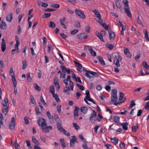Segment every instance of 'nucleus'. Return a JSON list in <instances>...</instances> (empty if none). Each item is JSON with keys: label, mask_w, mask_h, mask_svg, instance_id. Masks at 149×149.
<instances>
[{"label": "nucleus", "mask_w": 149, "mask_h": 149, "mask_svg": "<svg viewBox=\"0 0 149 149\" xmlns=\"http://www.w3.org/2000/svg\"><path fill=\"white\" fill-rule=\"evenodd\" d=\"M34 86L35 89L36 90L39 91H41V89L36 84H34Z\"/></svg>", "instance_id": "49"}, {"label": "nucleus", "mask_w": 149, "mask_h": 149, "mask_svg": "<svg viewBox=\"0 0 149 149\" xmlns=\"http://www.w3.org/2000/svg\"><path fill=\"white\" fill-rule=\"evenodd\" d=\"M113 120L114 122L119 123L120 118L118 116H115L113 117Z\"/></svg>", "instance_id": "37"}, {"label": "nucleus", "mask_w": 149, "mask_h": 149, "mask_svg": "<svg viewBox=\"0 0 149 149\" xmlns=\"http://www.w3.org/2000/svg\"><path fill=\"white\" fill-rule=\"evenodd\" d=\"M93 114L90 116L89 118L90 121L91 123L92 122L94 118H95L97 116V113L96 111L95 110H93Z\"/></svg>", "instance_id": "14"}, {"label": "nucleus", "mask_w": 149, "mask_h": 149, "mask_svg": "<svg viewBox=\"0 0 149 149\" xmlns=\"http://www.w3.org/2000/svg\"><path fill=\"white\" fill-rule=\"evenodd\" d=\"M90 52L91 56H96V52L92 48L90 49Z\"/></svg>", "instance_id": "35"}, {"label": "nucleus", "mask_w": 149, "mask_h": 149, "mask_svg": "<svg viewBox=\"0 0 149 149\" xmlns=\"http://www.w3.org/2000/svg\"><path fill=\"white\" fill-rule=\"evenodd\" d=\"M62 123L56 124L58 129L61 132L63 130V129H64L62 126Z\"/></svg>", "instance_id": "29"}, {"label": "nucleus", "mask_w": 149, "mask_h": 149, "mask_svg": "<svg viewBox=\"0 0 149 149\" xmlns=\"http://www.w3.org/2000/svg\"><path fill=\"white\" fill-rule=\"evenodd\" d=\"M77 86V87L79 88L82 91H84L85 89V88L84 86L82 85H80L79 84L77 83L76 84Z\"/></svg>", "instance_id": "55"}, {"label": "nucleus", "mask_w": 149, "mask_h": 149, "mask_svg": "<svg viewBox=\"0 0 149 149\" xmlns=\"http://www.w3.org/2000/svg\"><path fill=\"white\" fill-rule=\"evenodd\" d=\"M85 31L86 32H90V27L89 26H87L85 28Z\"/></svg>", "instance_id": "64"}, {"label": "nucleus", "mask_w": 149, "mask_h": 149, "mask_svg": "<svg viewBox=\"0 0 149 149\" xmlns=\"http://www.w3.org/2000/svg\"><path fill=\"white\" fill-rule=\"evenodd\" d=\"M26 78L27 80L29 82H30L31 80V77L30 75V73L28 72L26 74Z\"/></svg>", "instance_id": "48"}, {"label": "nucleus", "mask_w": 149, "mask_h": 149, "mask_svg": "<svg viewBox=\"0 0 149 149\" xmlns=\"http://www.w3.org/2000/svg\"><path fill=\"white\" fill-rule=\"evenodd\" d=\"M48 26L51 28H54L55 27L56 24L50 21L48 24Z\"/></svg>", "instance_id": "39"}, {"label": "nucleus", "mask_w": 149, "mask_h": 149, "mask_svg": "<svg viewBox=\"0 0 149 149\" xmlns=\"http://www.w3.org/2000/svg\"><path fill=\"white\" fill-rule=\"evenodd\" d=\"M39 126H41V127L42 126L45 125L46 124V120L42 118H40L37 121Z\"/></svg>", "instance_id": "6"}, {"label": "nucleus", "mask_w": 149, "mask_h": 149, "mask_svg": "<svg viewBox=\"0 0 149 149\" xmlns=\"http://www.w3.org/2000/svg\"><path fill=\"white\" fill-rule=\"evenodd\" d=\"M111 140L112 143L116 145L118 143V140L117 138H111Z\"/></svg>", "instance_id": "30"}, {"label": "nucleus", "mask_w": 149, "mask_h": 149, "mask_svg": "<svg viewBox=\"0 0 149 149\" xmlns=\"http://www.w3.org/2000/svg\"><path fill=\"white\" fill-rule=\"evenodd\" d=\"M80 109L81 112L84 114H86L88 111L87 108L86 107H81Z\"/></svg>", "instance_id": "18"}, {"label": "nucleus", "mask_w": 149, "mask_h": 149, "mask_svg": "<svg viewBox=\"0 0 149 149\" xmlns=\"http://www.w3.org/2000/svg\"><path fill=\"white\" fill-rule=\"evenodd\" d=\"M60 140L63 148H65V144L64 142V139H61Z\"/></svg>", "instance_id": "52"}, {"label": "nucleus", "mask_w": 149, "mask_h": 149, "mask_svg": "<svg viewBox=\"0 0 149 149\" xmlns=\"http://www.w3.org/2000/svg\"><path fill=\"white\" fill-rule=\"evenodd\" d=\"M101 24L105 29L106 30H108V26L107 25V24L105 23H103V21L102 20V22L101 23H99Z\"/></svg>", "instance_id": "32"}, {"label": "nucleus", "mask_w": 149, "mask_h": 149, "mask_svg": "<svg viewBox=\"0 0 149 149\" xmlns=\"http://www.w3.org/2000/svg\"><path fill=\"white\" fill-rule=\"evenodd\" d=\"M70 90V89L69 86H66L64 89V92L67 95H69L70 92L68 91Z\"/></svg>", "instance_id": "25"}, {"label": "nucleus", "mask_w": 149, "mask_h": 149, "mask_svg": "<svg viewBox=\"0 0 149 149\" xmlns=\"http://www.w3.org/2000/svg\"><path fill=\"white\" fill-rule=\"evenodd\" d=\"M55 98V100L57 102H60V100L59 99L58 95L56 94H54L52 95Z\"/></svg>", "instance_id": "34"}, {"label": "nucleus", "mask_w": 149, "mask_h": 149, "mask_svg": "<svg viewBox=\"0 0 149 149\" xmlns=\"http://www.w3.org/2000/svg\"><path fill=\"white\" fill-rule=\"evenodd\" d=\"M117 91L116 89H114L112 91L111 95H117Z\"/></svg>", "instance_id": "56"}, {"label": "nucleus", "mask_w": 149, "mask_h": 149, "mask_svg": "<svg viewBox=\"0 0 149 149\" xmlns=\"http://www.w3.org/2000/svg\"><path fill=\"white\" fill-rule=\"evenodd\" d=\"M115 58L114 61V63L117 67H119L120 66V65L119 62L121 61L122 60V58L118 54H117L115 55Z\"/></svg>", "instance_id": "1"}, {"label": "nucleus", "mask_w": 149, "mask_h": 149, "mask_svg": "<svg viewBox=\"0 0 149 149\" xmlns=\"http://www.w3.org/2000/svg\"><path fill=\"white\" fill-rule=\"evenodd\" d=\"M6 41L4 40V39L3 38L2 39V42L1 43V48L2 52H4L5 51L6 49Z\"/></svg>", "instance_id": "11"}, {"label": "nucleus", "mask_w": 149, "mask_h": 149, "mask_svg": "<svg viewBox=\"0 0 149 149\" xmlns=\"http://www.w3.org/2000/svg\"><path fill=\"white\" fill-rule=\"evenodd\" d=\"M118 100V97L117 95H111V101L110 102V103L111 104H113L112 102L114 103V104L115 105H117L118 104H119L122 103L123 102H119L118 103L116 102V101Z\"/></svg>", "instance_id": "3"}, {"label": "nucleus", "mask_w": 149, "mask_h": 149, "mask_svg": "<svg viewBox=\"0 0 149 149\" xmlns=\"http://www.w3.org/2000/svg\"><path fill=\"white\" fill-rule=\"evenodd\" d=\"M72 139H70V146L74 147L75 144V142H78V141L75 136H72Z\"/></svg>", "instance_id": "7"}, {"label": "nucleus", "mask_w": 149, "mask_h": 149, "mask_svg": "<svg viewBox=\"0 0 149 149\" xmlns=\"http://www.w3.org/2000/svg\"><path fill=\"white\" fill-rule=\"evenodd\" d=\"M120 96L119 97V100L120 101L122 100L123 97H124V94L123 92H120Z\"/></svg>", "instance_id": "51"}, {"label": "nucleus", "mask_w": 149, "mask_h": 149, "mask_svg": "<svg viewBox=\"0 0 149 149\" xmlns=\"http://www.w3.org/2000/svg\"><path fill=\"white\" fill-rule=\"evenodd\" d=\"M32 142L36 145H39L40 144L38 140L36 139L34 136H32Z\"/></svg>", "instance_id": "26"}, {"label": "nucleus", "mask_w": 149, "mask_h": 149, "mask_svg": "<svg viewBox=\"0 0 149 149\" xmlns=\"http://www.w3.org/2000/svg\"><path fill=\"white\" fill-rule=\"evenodd\" d=\"M10 75L11 77L15 76V74L13 71V68L11 67L10 69Z\"/></svg>", "instance_id": "41"}, {"label": "nucleus", "mask_w": 149, "mask_h": 149, "mask_svg": "<svg viewBox=\"0 0 149 149\" xmlns=\"http://www.w3.org/2000/svg\"><path fill=\"white\" fill-rule=\"evenodd\" d=\"M24 16V14H21L19 15L18 17L19 22H20L22 18Z\"/></svg>", "instance_id": "60"}, {"label": "nucleus", "mask_w": 149, "mask_h": 149, "mask_svg": "<svg viewBox=\"0 0 149 149\" xmlns=\"http://www.w3.org/2000/svg\"><path fill=\"white\" fill-rule=\"evenodd\" d=\"M78 31L79 30L77 29L73 30L71 31V34L72 35H75Z\"/></svg>", "instance_id": "62"}, {"label": "nucleus", "mask_w": 149, "mask_h": 149, "mask_svg": "<svg viewBox=\"0 0 149 149\" xmlns=\"http://www.w3.org/2000/svg\"><path fill=\"white\" fill-rule=\"evenodd\" d=\"M124 53L127 57L130 58L131 57L132 55L130 54L129 51V50L127 48L125 49L124 50Z\"/></svg>", "instance_id": "16"}, {"label": "nucleus", "mask_w": 149, "mask_h": 149, "mask_svg": "<svg viewBox=\"0 0 149 149\" xmlns=\"http://www.w3.org/2000/svg\"><path fill=\"white\" fill-rule=\"evenodd\" d=\"M8 102V100L7 98L4 99L2 102V104L3 106H6L7 105Z\"/></svg>", "instance_id": "33"}, {"label": "nucleus", "mask_w": 149, "mask_h": 149, "mask_svg": "<svg viewBox=\"0 0 149 149\" xmlns=\"http://www.w3.org/2000/svg\"><path fill=\"white\" fill-rule=\"evenodd\" d=\"M27 63L26 61V60H24L22 61V68L23 69H25L26 67Z\"/></svg>", "instance_id": "45"}, {"label": "nucleus", "mask_w": 149, "mask_h": 149, "mask_svg": "<svg viewBox=\"0 0 149 149\" xmlns=\"http://www.w3.org/2000/svg\"><path fill=\"white\" fill-rule=\"evenodd\" d=\"M139 126L138 125L133 126L132 127V131L134 132H135L136 131V130L138 128Z\"/></svg>", "instance_id": "50"}, {"label": "nucleus", "mask_w": 149, "mask_h": 149, "mask_svg": "<svg viewBox=\"0 0 149 149\" xmlns=\"http://www.w3.org/2000/svg\"><path fill=\"white\" fill-rule=\"evenodd\" d=\"M123 2L127 7H129L128 1L127 0H123Z\"/></svg>", "instance_id": "57"}, {"label": "nucleus", "mask_w": 149, "mask_h": 149, "mask_svg": "<svg viewBox=\"0 0 149 149\" xmlns=\"http://www.w3.org/2000/svg\"><path fill=\"white\" fill-rule=\"evenodd\" d=\"M79 137L83 142H84L85 141L84 138L83 136L81 134H79Z\"/></svg>", "instance_id": "63"}, {"label": "nucleus", "mask_w": 149, "mask_h": 149, "mask_svg": "<svg viewBox=\"0 0 149 149\" xmlns=\"http://www.w3.org/2000/svg\"><path fill=\"white\" fill-rule=\"evenodd\" d=\"M74 11L75 13L77 15L82 19H84L85 18V15L82 11L78 9H75Z\"/></svg>", "instance_id": "5"}, {"label": "nucleus", "mask_w": 149, "mask_h": 149, "mask_svg": "<svg viewBox=\"0 0 149 149\" xmlns=\"http://www.w3.org/2000/svg\"><path fill=\"white\" fill-rule=\"evenodd\" d=\"M54 84L55 85H58L59 82L58 78L56 77H55L54 81Z\"/></svg>", "instance_id": "43"}, {"label": "nucleus", "mask_w": 149, "mask_h": 149, "mask_svg": "<svg viewBox=\"0 0 149 149\" xmlns=\"http://www.w3.org/2000/svg\"><path fill=\"white\" fill-rule=\"evenodd\" d=\"M55 88L54 86H52L50 87V92L52 94H55Z\"/></svg>", "instance_id": "36"}, {"label": "nucleus", "mask_w": 149, "mask_h": 149, "mask_svg": "<svg viewBox=\"0 0 149 149\" xmlns=\"http://www.w3.org/2000/svg\"><path fill=\"white\" fill-rule=\"evenodd\" d=\"M60 68L61 70H63V72H64V70H65L68 74H69L70 72H72V70L68 68H66L65 66L64 65H61Z\"/></svg>", "instance_id": "13"}, {"label": "nucleus", "mask_w": 149, "mask_h": 149, "mask_svg": "<svg viewBox=\"0 0 149 149\" xmlns=\"http://www.w3.org/2000/svg\"><path fill=\"white\" fill-rule=\"evenodd\" d=\"M54 119L56 121V124L62 123V122L59 119L58 115L56 114L54 115Z\"/></svg>", "instance_id": "19"}, {"label": "nucleus", "mask_w": 149, "mask_h": 149, "mask_svg": "<svg viewBox=\"0 0 149 149\" xmlns=\"http://www.w3.org/2000/svg\"><path fill=\"white\" fill-rule=\"evenodd\" d=\"M135 105H136V104L135 103L134 101V100H132L131 102L129 107L131 109Z\"/></svg>", "instance_id": "44"}, {"label": "nucleus", "mask_w": 149, "mask_h": 149, "mask_svg": "<svg viewBox=\"0 0 149 149\" xmlns=\"http://www.w3.org/2000/svg\"><path fill=\"white\" fill-rule=\"evenodd\" d=\"M110 40L113 41L115 38V35L114 32L110 31H108Z\"/></svg>", "instance_id": "9"}, {"label": "nucleus", "mask_w": 149, "mask_h": 149, "mask_svg": "<svg viewBox=\"0 0 149 149\" xmlns=\"http://www.w3.org/2000/svg\"><path fill=\"white\" fill-rule=\"evenodd\" d=\"M14 145L15 147V149H19V146L18 144L17 143V141L16 140L14 142Z\"/></svg>", "instance_id": "53"}, {"label": "nucleus", "mask_w": 149, "mask_h": 149, "mask_svg": "<svg viewBox=\"0 0 149 149\" xmlns=\"http://www.w3.org/2000/svg\"><path fill=\"white\" fill-rule=\"evenodd\" d=\"M141 65L147 70L149 68V66L146 61L143 62Z\"/></svg>", "instance_id": "27"}, {"label": "nucleus", "mask_w": 149, "mask_h": 149, "mask_svg": "<svg viewBox=\"0 0 149 149\" xmlns=\"http://www.w3.org/2000/svg\"><path fill=\"white\" fill-rule=\"evenodd\" d=\"M143 33L145 34V38L147 41H149V38L148 31L146 29H144L143 31Z\"/></svg>", "instance_id": "23"}, {"label": "nucleus", "mask_w": 149, "mask_h": 149, "mask_svg": "<svg viewBox=\"0 0 149 149\" xmlns=\"http://www.w3.org/2000/svg\"><path fill=\"white\" fill-rule=\"evenodd\" d=\"M73 124L74 127L75 129L76 130H77L79 129V126L75 123H73Z\"/></svg>", "instance_id": "59"}, {"label": "nucleus", "mask_w": 149, "mask_h": 149, "mask_svg": "<svg viewBox=\"0 0 149 149\" xmlns=\"http://www.w3.org/2000/svg\"><path fill=\"white\" fill-rule=\"evenodd\" d=\"M51 15V14L50 13H45L43 15L42 18H48L50 17Z\"/></svg>", "instance_id": "40"}, {"label": "nucleus", "mask_w": 149, "mask_h": 149, "mask_svg": "<svg viewBox=\"0 0 149 149\" xmlns=\"http://www.w3.org/2000/svg\"><path fill=\"white\" fill-rule=\"evenodd\" d=\"M83 71H85L86 72L85 73V76L89 78V79L91 80H93L94 79V77L93 76H91L90 74H89L88 72L89 71L88 70H86L85 69H83Z\"/></svg>", "instance_id": "12"}, {"label": "nucleus", "mask_w": 149, "mask_h": 149, "mask_svg": "<svg viewBox=\"0 0 149 149\" xmlns=\"http://www.w3.org/2000/svg\"><path fill=\"white\" fill-rule=\"evenodd\" d=\"M97 58L102 64L104 65H105V63L103 58L102 57L98 56L97 57Z\"/></svg>", "instance_id": "28"}, {"label": "nucleus", "mask_w": 149, "mask_h": 149, "mask_svg": "<svg viewBox=\"0 0 149 149\" xmlns=\"http://www.w3.org/2000/svg\"><path fill=\"white\" fill-rule=\"evenodd\" d=\"M62 132H63L64 134L68 136H70V134L68 132H67V131L64 129H63V130Z\"/></svg>", "instance_id": "54"}, {"label": "nucleus", "mask_w": 149, "mask_h": 149, "mask_svg": "<svg viewBox=\"0 0 149 149\" xmlns=\"http://www.w3.org/2000/svg\"><path fill=\"white\" fill-rule=\"evenodd\" d=\"M13 19V14L11 13H10L6 17V20L9 22H10Z\"/></svg>", "instance_id": "15"}, {"label": "nucleus", "mask_w": 149, "mask_h": 149, "mask_svg": "<svg viewBox=\"0 0 149 149\" xmlns=\"http://www.w3.org/2000/svg\"><path fill=\"white\" fill-rule=\"evenodd\" d=\"M74 63L75 64L77 65V67H78V68L77 69V70L79 71H80L82 69V65L81 64L76 62L75 61H74Z\"/></svg>", "instance_id": "21"}, {"label": "nucleus", "mask_w": 149, "mask_h": 149, "mask_svg": "<svg viewBox=\"0 0 149 149\" xmlns=\"http://www.w3.org/2000/svg\"><path fill=\"white\" fill-rule=\"evenodd\" d=\"M96 36L100 39V40L102 42H104V40L103 38V36H102L99 32H97L96 33Z\"/></svg>", "instance_id": "20"}, {"label": "nucleus", "mask_w": 149, "mask_h": 149, "mask_svg": "<svg viewBox=\"0 0 149 149\" xmlns=\"http://www.w3.org/2000/svg\"><path fill=\"white\" fill-rule=\"evenodd\" d=\"M88 37V35L87 34L84 33H80L77 36V38L80 40H81L82 39L86 38Z\"/></svg>", "instance_id": "8"}, {"label": "nucleus", "mask_w": 149, "mask_h": 149, "mask_svg": "<svg viewBox=\"0 0 149 149\" xmlns=\"http://www.w3.org/2000/svg\"><path fill=\"white\" fill-rule=\"evenodd\" d=\"M95 15L98 18V19H96V20L99 23H101L102 21V19L101 18V16L100 15V13L98 12L97 13H95Z\"/></svg>", "instance_id": "17"}, {"label": "nucleus", "mask_w": 149, "mask_h": 149, "mask_svg": "<svg viewBox=\"0 0 149 149\" xmlns=\"http://www.w3.org/2000/svg\"><path fill=\"white\" fill-rule=\"evenodd\" d=\"M124 10L127 16L129 17L132 18V15L130 10L129 7L125 8Z\"/></svg>", "instance_id": "10"}, {"label": "nucleus", "mask_w": 149, "mask_h": 149, "mask_svg": "<svg viewBox=\"0 0 149 149\" xmlns=\"http://www.w3.org/2000/svg\"><path fill=\"white\" fill-rule=\"evenodd\" d=\"M120 125L122 126L123 129L125 130H127V126L128 125V123L127 122H125L124 123H121Z\"/></svg>", "instance_id": "24"}, {"label": "nucleus", "mask_w": 149, "mask_h": 149, "mask_svg": "<svg viewBox=\"0 0 149 149\" xmlns=\"http://www.w3.org/2000/svg\"><path fill=\"white\" fill-rule=\"evenodd\" d=\"M106 47L109 49H112L113 47V45L112 44L107 43L106 44Z\"/></svg>", "instance_id": "47"}, {"label": "nucleus", "mask_w": 149, "mask_h": 149, "mask_svg": "<svg viewBox=\"0 0 149 149\" xmlns=\"http://www.w3.org/2000/svg\"><path fill=\"white\" fill-rule=\"evenodd\" d=\"M35 111L37 114H41V112L39 111V108L38 107H36L35 108Z\"/></svg>", "instance_id": "58"}, {"label": "nucleus", "mask_w": 149, "mask_h": 149, "mask_svg": "<svg viewBox=\"0 0 149 149\" xmlns=\"http://www.w3.org/2000/svg\"><path fill=\"white\" fill-rule=\"evenodd\" d=\"M0 26L1 28L2 29H6V24L5 22L3 21H2Z\"/></svg>", "instance_id": "22"}, {"label": "nucleus", "mask_w": 149, "mask_h": 149, "mask_svg": "<svg viewBox=\"0 0 149 149\" xmlns=\"http://www.w3.org/2000/svg\"><path fill=\"white\" fill-rule=\"evenodd\" d=\"M42 131L45 133L49 132V130L52 129V127L51 126H47V123L41 127Z\"/></svg>", "instance_id": "2"}, {"label": "nucleus", "mask_w": 149, "mask_h": 149, "mask_svg": "<svg viewBox=\"0 0 149 149\" xmlns=\"http://www.w3.org/2000/svg\"><path fill=\"white\" fill-rule=\"evenodd\" d=\"M8 107L7 106L5 108L3 109L2 110V112L5 115H6L7 113V112L8 111Z\"/></svg>", "instance_id": "46"}, {"label": "nucleus", "mask_w": 149, "mask_h": 149, "mask_svg": "<svg viewBox=\"0 0 149 149\" xmlns=\"http://www.w3.org/2000/svg\"><path fill=\"white\" fill-rule=\"evenodd\" d=\"M15 118L14 117H13L11 118V121L9 123V129L11 130L14 129L15 128Z\"/></svg>", "instance_id": "4"}, {"label": "nucleus", "mask_w": 149, "mask_h": 149, "mask_svg": "<svg viewBox=\"0 0 149 149\" xmlns=\"http://www.w3.org/2000/svg\"><path fill=\"white\" fill-rule=\"evenodd\" d=\"M59 7V5L57 3H52L51 5V7L56 8H58Z\"/></svg>", "instance_id": "38"}, {"label": "nucleus", "mask_w": 149, "mask_h": 149, "mask_svg": "<svg viewBox=\"0 0 149 149\" xmlns=\"http://www.w3.org/2000/svg\"><path fill=\"white\" fill-rule=\"evenodd\" d=\"M15 41H16V43L15 44V45L17 46V45H19L20 43L19 38H18V37L17 36H15Z\"/></svg>", "instance_id": "42"}, {"label": "nucleus", "mask_w": 149, "mask_h": 149, "mask_svg": "<svg viewBox=\"0 0 149 149\" xmlns=\"http://www.w3.org/2000/svg\"><path fill=\"white\" fill-rule=\"evenodd\" d=\"M70 86L71 89L72 90H73V89L74 88V84L73 83L72 81H70Z\"/></svg>", "instance_id": "61"}, {"label": "nucleus", "mask_w": 149, "mask_h": 149, "mask_svg": "<svg viewBox=\"0 0 149 149\" xmlns=\"http://www.w3.org/2000/svg\"><path fill=\"white\" fill-rule=\"evenodd\" d=\"M47 115L49 120L52 119L53 118V116L52 115L49 111H47L46 113Z\"/></svg>", "instance_id": "31"}]
</instances>
